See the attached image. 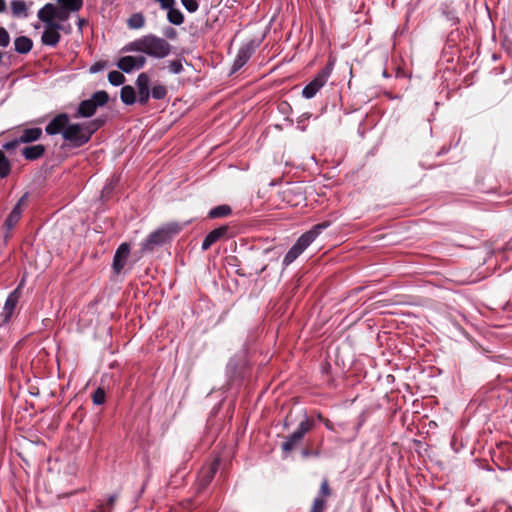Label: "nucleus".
<instances>
[{"mask_svg":"<svg viewBox=\"0 0 512 512\" xmlns=\"http://www.w3.org/2000/svg\"><path fill=\"white\" fill-rule=\"evenodd\" d=\"M123 52H141L158 59L168 56L171 52V45L163 38L153 34L142 36L132 42L127 43Z\"/></svg>","mask_w":512,"mask_h":512,"instance_id":"1","label":"nucleus"},{"mask_svg":"<svg viewBox=\"0 0 512 512\" xmlns=\"http://www.w3.org/2000/svg\"><path fill=\"white\" fill-rule=\"evenodd\" d=\"M329 222H323L315 225L311 230L302 234L296 243L291 247L283 259L285 266L290 265L295 259L303 253V251L316 239V237L327 227Z\"/></svg>","mask_w":512,"mask_h":512,"instance_id":"2","label":"nucleus"},{"mask_svg":"<svg viewBox=\"0 0 512 512\" xmlns=\"http://www.w3.org/2000/svg\"><path fill=\"white\" fill-rule=\"evenodd\" d=\"M37 17L44 25L41 41L46 46L55 47L61 39L60 31L69 34L72 30L70 24H61L57 21H52L49 17L41 15L40 12L37 13Z\"/></svg>","mask_w":512,"mask_h":512,"instance_id":"3","label":"nucleus"},{"mask_svg":"<svg viewBox=\"0 0 512 512\" xmlns=\"http://www.w3.org/2000/svg\"><path fill=\"white\" fill-rule=\"evenodd\" d=\"M95 131L96 128L90 124H68L63 131V139L73 146L79 147L87 143Z\"/></svg>","mask_w":512,"mask_h":512,"instance_id":"4","label":"nucleus"},{"mask_svg":"<svg viewBox=\"0 0 512 512\" xmlns=\"http://www.w3.org/2000/svg\"><path fill=\"white\" fill-rule=\"evenodd\" d=\"M180 231V226L178 224H169L166 225L154 232H152L148 238L143 242L142 249L143 250H152L154 246L161 245L169 240L173 235L177 234Z\"/></svg>","mask_w":512,"mask_h":512,"instance_id":"5","label":"nucleus"},{"mask_svg":"<svg viewBox=\"0 0 512 512\" xmlns=\"http://www.w3.org/2000/svg\"><path fill=\"white\" fill-rule=\"evenodd\" d=\"M108 94L105 91H98L90 99L84 100L79 104L75 117H90L98 106H103L108 101Z\"/></svg>","mask_w":512,"mask_h":512,"instance_id":"6","label":"nucleus"},{"mask_svg":"<svg viewBox=\"0 0 512 512\" xmlns=\"http://www.w3.org/2000/svg\"><path fill=\"white\" fill-rule=\"evenodd\" d=\"M332 68L328 65L324 67L315 77L314 79L308 83L302 90V95L306 99L313 98L317 92L326 84L328 78L330 77Z\"/></svg>","mask_w":512,"mask_h":512,"instance_id":"7","label":"nucleus"},{"mask_svg":"<svg viewBox=\"0 0 512 512\" xmlns=\"http://www.w3.org/2000/svg\"><path fill=\"white\" fill-rule=\"evenodd\" d=\"M313 427V422L308 418H305L300 422L297 430L292 433L289 438L282 444V449L285 452L291 451L296 444L303 438V436L311 430Z\"/></svg>","mask_w":512,"mask_h":512,"instance_id":"8","label":"nucleus"},{"mask_svg":"<svg viewBox=\"0 0 512 512\" xmlns=\"http://www.w3.org/2000/svg\"><path fill=\"white\" fill-rule=\"evenodd\" d=\"M38 12H40L41 15L49 17L52 21H57L61 24H64V22L70 18V14L72 13L71 11L52 3L45 4Z\"/></svg>","mask_w":512,"mask_h":512,"instance_id":"9","label":"nucleus"},{"mask_svg":"<svg viewBox=\"0 0 512 512\" xmlns=\"http://www.w3.org/2000/svg\"><path fill=\"white\" fill-rule=\"evenodd\" d=\"M26 202V195L22 196L19 201L16 203L10 214L8 215L7 219L4 222V227L7 229V233L5 234V239H8L10 237V231L16 226V224L19 222L23 207Z\"/></svg>","mask_w":512,"mask_h":512,"instance_id":"10","label":"nucleus"},{"mask_svg":"<svg viewBox=\"0 0 512 512\" xmlns=\"http://www.w3.org/2000/svg\"><path fill=\"white\" fill-rule=\"evenodd\" d=\"M146 63L144 56H124L117 62V67L125 73H130L135 69H141Z\"/></svg>","mask_w":512,"mask_h":512,"instance_id":"11","label":"nucleus"},{"mask_svg":"<svg viewBox=\"0 0 512 512\" xmlns=\"http://www.w3.org/2000/svg\"><path fill=\"white\" fill-rule=\"evenodd\" d=\"M69 124V116L65 113L58 114L55 116L46 126L45 131L48 135L61 134Z\"/></svg>","mask_w":512,"mask_h":512,"instance_id":"12","label":"nucleus"},{"mask_svg":"<svg viewBox=\"0 0 512 512\" xmlns=\"http://www.w3.org/2000/svg\"><path fill=\"white\" fill-rule=\"evenodd\" d=\"M149 77L145 73H141L138 75L136 80V86L138 89V102L140 104H146L150 97L149 91Z\"/></svg>","mask_w":512,"mask_h":512,"instance_id":"13","label":"nucleus"},{"mask_svg":"<svg viewBox=\"0 0 512 512\" xmlns=\"http://www.w3.org/2000/svg\"><path fill=\"white\" fill-rule=\"evenodd\" d=\"M129 254L130 246L127 243H122L116 250L113 259V269L116 273H119L124 268Z\"/></svg>","mask_w":512,"mask_h":512,"instance_id":"14","label":"nucleus"},{"mask_svg":"<svg viewBox=\"0 0 512 512\" xmlns=\"http://www.w3.org/2000/svg\"><path fill=\"white\" fill-rule=\"evenodd\" d=\"M227 233V227L222 226L212 230L203 240L202 249L207 250Z\"/></svg>","mask_w":512,"mask_h":512,"instance_id":"15","label":"nucleus"},{"mask_svg":"<svg viewBox=\"0 0 512 512\" xmlns=\"http://www.w3.org/2000/svg\"><path fill=\"white\" fill-rule=\"evenodd\" d=\"M42 135V129L38 127L24 129L20 136L21 143H30L38 140Z\"/></svg>","mask_w":512,"mask_h":512,"instance_id":"16","label":"nucleus"},{"mask_svg":"<svg viewBox=\"0 0 512 512\" xmlns=\"http://www.w3.org/2000/svg\"><path fill=\"white\" fill-rule=\"evenodd\" d=\"M45 152V147L41 144L25 147L22 150V155L27 160H35L40 158Z\"/></svg>","mask_w":512,"mask_h":512,"instance_id":"17","label":"nucleus"},{"mask_svg":"<svg viewBox=\"0 0 512 512\" xmlns=\"http://www.w3.org/2000/svg\"><path fill=\"white\" fill-rule=\"evenodd\" d=\"M14 45H15V50L18 53L26 54L32 49L33 43L30 38H28L26 36H20L15 39Z\"/></svg>","mask_w":512,"mask_h":512,"instance_id":"18","label":"nucleus"},{"mask_svg":"<svg viewBox=\"0 0 512 512\" xmlns=\"http://www.w3.org/2000/svg\"><path fill=\"white\" fill-rule=\"evenodd\" d=\"M18 302V296L16 292L11 293L8 298L6 299V302L3 307H1L3 311V315L7 316V320L10 319L11 315L14 312V309Z\"/></svg>","mask_w":512,"mask_h":512,"instance_id":"19","label":"nucleus"},{"mask_svg":"<svg viewBox=\"0 0 512 512\" xmlns=\"http://www.w3.org/2000/svg\"><path fill=\"white\" fill-rule=\"evenodd\" d=\"M120 97L121 100L127 105L134 104L136 101V93L134 88L129 85L122 87Z\"/></svg>","mask_w":512,"mask_h":512,"instance_id":"20","label":"nucleus"},{"mask_svg":"<svg viewBox=\"0 0 512 512\" xmlns=\"http://www.w3.org/2000/svg\"><path fill=\"white\" fill-rule=\"evenodd\" d=\"M57 6L65 8L71 12L79 11L83 6V0H56Z\"/></svg>","mask_w":512,"mask_h":512,"instance_id":"21","label":"nucleus"},{"mask_svg":"<svg viewBox=\"0 0 512 512\" xmlns=\"http://www.w3.org/2000/svg\"><path fill=\"white\" fill-rule=\"evenodd\" d=\"M167 19L174 25H181L184 22V16L179 9L174 7L167 10Z\"/></svg>","mask_w":512,"mask_h":512,"instance_id":"22","label":"nucleus"},{"mask_svg":"<svg viewBox=\"0 0 512 512\" xmlns=\"http://www.w3.org/2000/svg\"><path fill=\"white\" fill-rule=\"evenodd\" d=\"M145 24V18L141 13L132 14L127 20V25L131 29H140Z\"/></svg>","mask_w":512,"mask_h":512,"instance_id":"23","label":"nucleus"},{"mask_svg":"<svg viewBox=\"0 0 512 512\" xmlns=\"http://www.w3.org/2000/svg\"><path fill=\"white\" fill-rule=\"evenodd\" d=\"M11 164L4 152L0 150V178H5L10 174Z\"/></svg>","mask_w":512,"mask_h":512,"instance_id":"24","label":"nucleus"},{"mask_svg":"<svg viewBox=\"0 0 512 512\" xmlns=\"http://www.w3.org/2000/svg\"><path fill=\"white\" fill-rule=\"evenodd\" d=\"M12 13L17 17H26L27 16V6L24 1H13L11 4Z\"/></svg>","mask_w":512,"mask_h":512,"instance_id":"25","label":"nucleus"},{"mask_svg":"<svg viewBox=\"0 0 512 512\" xmlns=\"http://www.w3.org/2000/svg\"><path fill=\"white\" fill-rule=\"evenodd\" d=\"M231 213V208L228 205H220L210 210V218H220L228 216Z\"/></svg>","mask_w":512,"mask_h":512,"instance_id":"26","label":"nucleus"},{"mask_svg":"<svg viewBox=\"0 0 512 512\" xmlns=\"http://www.w3.org/2000/svg\"><path fill=\"white\" fill-rule=\"evenodd\" d=\"M250 54L247 49H240L234 62V70L240 69L249 59Z\"/></svg>","mask_w":512,"mask_h":512,"instance_id":"27","label":"nucleus"},{"mask_svg":"<svg viewBox=\"0 0 512 512\" xmlns=\"http://www.w3.org/2000/svg\"><path fill=\"white\" fill-rule=\"evenodd\" d=\"M108 80L109 82L114 86H119L124 83L125 77L124 75L119 71H111L108 74Z\"/></svg>","mask_w":512,"mask_h":512,"instance_id":"28","label":"nucleus"},{"mask_svg":"<svg viewBox=\"0 0 512 512\" xmlns=\"http://www.w3.org/2000/svg\"><path fill=\"white\" fill-rule=\"evenodd\" d=\"M326 508V500L322 497H316L313 501L310 512H324Z\"/></svg>","mask_w":512,"mask_h":512,"instance_id":"29","label":"nucleus"},{"mask_svg":"<svg viewBox=\"0 0 512 512\" xmlns=\"http://www.w3.org/2000/svg\"><path fill=\"white\" fill-rule=\"evenodd\" d=\"M151 94L153 98L160 100L165 98L167 90L162 85H156L152 88Z\"/></svg>","mask_w":512,"mask_h":512,"instance_id":"30","label":"nucleus"},{"mask_svg":"<svg viewBox=\"0 0 512 512\" xmlns=\"http://www.w3.org/2000/svg\"><path fill=\"white\" fill-rule=\"evenodd\" d=\"M168 69L173 74L181 73L183 70V65H182L181 60H173V61L169 62Z\"/></svg>","mask_w":512,"mask_h":512,"instance_id":"31","label":"nucleus"},{"mask_svg":"<svg viewBox=\"0 0 512 512\" xmlns=\"http://www.w3.org/2000/svg\"><path fill=\"white\" fill-rule=\"evenodd\" d=\"M181 3L191 13L197 11L199 7L197 0H181Z\"/></svg>","mask_w":512,"mask_h":512,"instance_id":"32","label":"nucleus"},{"mask_svg":"<svg viewBox=\"0 0 512 512\" xmlns=\"http://www.w3.org/2000/svg\"><path fill=\"white\" fill-rule=\"evenodd\" d=\"M330 494H331V490L329 488L328 481L325 479L321 483V487H320L319 494L317 497H322L323 499H325V498L329 497Z\"/></svg>","mask_w":512,"mask_h":512,"instance_id":"33","label":"nucleus"},{"mask_svg":"<svg viewBox=\"0 0 512 512\" xmlns=\"http://www.w3.org/2000/svg\"><path fill=\"white\" fill-rule=\"evenodd\" d=\"M10 43V36L9 33L6 31L5 28L0 27V46L1 47H7Z\"/></svg>","mask_w":512,"mask_h":512,"instance_id":"34","label":"nucleus"},{"mask_svg":"<svg viewBox=\"0 0 512 512\" xmlns=\"http://www.w3.org/2000/svg\"><path fill=\"white\" fill-rule=\"evenodd\" d=\"M105 401V392L103 389L98 388L93 394V402L97 405L103 404Z\"/></svg>","mask_w":512,"mask_h":512,"instance_id":"35","label":"nucleus"},{"mask_svg":"<svg viewBox=\"0 0 512 512\" xmlns=\"http://www.w3.org/2000/svg\"><path fill=\"white\" fill-rule=\"evenodd\" d=\"M160 7L164 10H169L172 8L175 4V0H157Z\"/></svg>","mask_w":512,"mask_h":512,"instance_id":"36","label":"nucleus"},{"mask_svg":"<svg viewBox=\"0 0 512 512\" xmlns=\"http://www.w3.org/2000/svg\"><path fill=\"white\" fill-rule=\"evenodd\" d=\"M20 143L21 142L19 141V137H18L17 139L4 144L3 148L6 150H11V149H14Z\"/></svg>","mask_w":512,"mask_h":512,"instance_id":"37","label":"nucleus"},{"mask_svg":"<svg viewBox=\"0 0 512 512\" xmlns=\"http://www.w3.org/2000/svg\"><path fill=\"white\" fill-rule=\"evenodd\" d=\"M103 68V65L100 64V63H96L95 65H93L91 68H90V71L92 73H96L98 71H100L101 69Z\"/></svg>","mask_w":512,"mask_h":512,"instance_id":"38","label":"nucleus"},{"mask_svg":"<svg viewBox=\"0 0 512 512\" xmlns=\"http://www.w3.org/2000/svg\"><path fill=\"white\" fill-rule=\"evenodd\" d=\"M6 9V2L5 0H0V13L4 12Z\"/></svg>","mask_w":512,"mask_h":512,"instance_id":"39","label":"nucleus"},{"mask_svg":"<svg viewBox=\"0 0 512 512\" xmlns=\"http://www.w3.org/2000/svg\"><path fill=\"white\" fill-rule=\"evenodd\" d=\"M85 23H86L85 19H83V18L78 19V27L80 30L82 29V27Z\"/></svg>","mask_w":512,"mask_h":512,"instance_id":"40","label":"nucleus"},{"mask_svg":"<svg viewBox=\"0 0 512 512\" xmlns=\"http://www.w3.org/2000/svg\"><path fill=\"white\" fill-rule=\"evenodd\" d=\"M166 35L170 38L174 37L175 31L173 29H169V31L166 32Z\"/></svg>","mask_w":512,"mask_h":512,"instance_id":"41","label":"nucleus"},{"mask_svg":"<svg viewBox=\"0 0 512 512\" xmlns=\"http://www.w3.org/2000/svg\"><path fill=\"white\" fill-rule=\"evenodd\" d=\"M215 469H216L215 467H212V468H211L210 476H209V477H212V475L215 473Z\"/></svg>","mask_w":512,"mask_h":512,"instance_id":"42","label":"nucleus"}]
</instances>
